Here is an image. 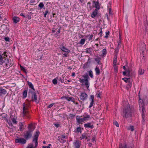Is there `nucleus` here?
Segmentation results:
<instances>
[{
	"instance_id": "1",
	"label": "nucleus",
	"mask_w": 148,
	"mask_h": 148,
	"mask_svg": "<svg viewBox=\"0 0 148 148\" xmlns=\"http://www.w3.org/2000/svg\"><path fill=\"white\" fill-rule=\"evenodd\" d=\"M27 128L28 130L26 131L24 135V137L26 140H28L32 137L33 132L35 129V127L32 123H31L28 125Z\"/></svg>"
},
{
	"instance_id": "2",
	"label": "nucleus",
	"mask_w": 148,
	"mask_h": 148,
	"mask_svg": "<svg viewBox=\"0 0 148 148\" xmlns=\"http://www.w3.org/2000/svg\"><path fill=\"white\" fill-rule=\"evenodd\" d=\"M82 77H84V79L79 78V81L80 83H82L81 85H85L86 87L88 88L90 86V83L89 82V80L90 79L87 73H85L84 75L82 76Z\"/></svg>"
},
{
	"instance_id": "3",
	"label": "nucleus",
	"mask_w": 148,
	"mask_h": 148,
	"mask_svg": "<svg viewBox=\"0 0 148 148\" xmlns=\"http://www.w3.org/2000/svg\"><path fill=\"white\" fill-rule=\"evenodd\" d=\"M132 110L128 104L123 109L122 114V116L123 117L126 118H130L132 116Z\"/></svg>"
},
{
	"instance_id": "4",
	"label": "nucleus",
	"mask_w": 148,
	"mask_h": 148,
	"mask_svg": "<svg viewBox=\"0 0 148 148\" xmlns=\"http://www.w3.org/2000/svg\"><path fill=\"white\" fill-rule=\"evenodd\" d=\"M140 102L139 103V107L142 110V114H145V106L148 103V98H146V99H141L139 97Z\"/></svg>"
},
{
	"instance_id": "5",
	"label": "nucleus",
	"mask_w": 148,
	"mask_h": 148,
	"mask_svg": "<svg viewBox=\"0 0 148 148\" xmlns=\"http://www.w3.org/2000/svg\"><path fill=\"white\" fill-rule=\"evenodd\" d=\"M29 107V105L25 104V103H23V116L24 118L29 119L30 118L29 112L28 111Z\"/></svg>"
},
{
	"instance_id": "6",
	"label": "nucleus",
	"mask_w": 148,
	"mask_h": 148,
	"mask_svg": "<svg viewBox=\"0 0 148 148\" xmlns=\"http://www.w3.org/2000/svg\"><path fill=\"white\" fill-rule=\"evenodd\" d=\"M39 134L40 132L38 130L36 131L34 134V138L33 140V142H35V146L34 147L35 148H36V147L38 145V140Z\"/></svg>"
},
{
	"instance_id": "7",
	"label": "nucleus",
	"mask_w": 148,
	"mask_h": 148,
	"mask_svg": "<svg viewBox=\"0 0 148 148\" xmlns=\"http://www.w3.org/2000/svg\"><path fill=\"white\" fill-rule=\"evenodd\" d=\"M11 60H10L5 58L3 63H4V66L6 69H8L12 66V64H11Z\"/></svg>"
},
{
	"instance_id": "8",
	"label": "nucleus",
	"mask_w": 148,
	"mask_h": 148,
	"mask_svg": "<svg viewBox=\"0 0 148 148\" xmlns=\"http://www.w3.org/2000/svg\"><path fill=\"white\" fill-rule=\"evenodd\" d=\"M15 142L16 143H19L21 144H24L26 143V140L24 138H17L15 139Z\"/></svg>"
},
{
	"instance_id": "9",
	"label": "nucleus",
	"mask_w": 148,
	"mask_h": 148,
	"mask_svg": "<svg viewBox=\"0 0 148 148\" xmlns=\"http://www.w3.org/2000/svg\"><path fill=\"white\" fill-rule=\"evenodd\" d=\"M80 98L83 101L86 100L88 98V95L85 92H82L80 96Z\"/></svg>"
},
{
	"instance_id": "10",
	"label": "nucleus",
	"mask_w": 148,
	"mask_h": 148,
	"mask_svg": "<svg viewBox=\"0 0 148 148\" xmlns=\"http://www.w3.org/2000/svg\"><path fill=\"white\" fill-rule=\"evenodd\" d=\"M31 94L32 99L31 101H34L35 102H37V96L36 95V93L34 92V91H32Z\"/></svg>"
},
{
	"instance_id": "11",
	"label": "nucleus",
	"mask_w": 148,
	"mask_h": 148,
	"mask_svg": "<svg viewBox=\"0 0 148 148\" xmlns=\"http://www.w3.org/2000/svg\"><path fill=\"white\" fill-rule=\"evenodd\" d=\"M66 136L64 135H62V136H58V141L61 143H64L66 141L65 138Z\"/></svg>"
},
{
	"instance_id": "12",
	"label": "nucleus",
	"mask_w": 148,
	"mask_h": 148,
	"mask_svg": "<svg viewBox=\"0 0 148 148\" xmlns=\"http://www.w3.org/2000/svg\"><path fill=\"white\" fill-rule=\"evenodd\" d=\"M84 126L85 128L93 129L94 126L91 123H88L84 125Z\"/></svg>"
},
{
	"instance_id": "13",
	"label": "nucleus",
	"mask_w": 148,
	"mask_h": 148,
	"mask_svg": "<svg viewBox=\"0 0 148 148\" xmlns=\"http://www.w3.org/2000/svg\"><path fill=\"white\" fill-rule=\"evenodd\" d=\"M60 48L62 51L64 52H66L67 53H69L70 52V50L63 45H61L60 47Z\"/></svg>"
},
{
	"instance_id": "14",
	"label": "nucleus",
	"mask_w": 148,
	"mask_h": 148,
	"mask_svg": "<svg viewBox=\"0 0 148 148\" xmlns=\"http://www.w3.org/2000/svg\"><path fill=\"white\" fill-rule=\"evenodd\" d=\"M93 3L95 4V6L96 8V9L99 10L100 8V4L98 2V1H93Z\"/></svg>"
},
{
	"instance_id": "15",
	"label": "nucleus",
	"mask_w": 148,
	"mask_h": 148,
	"mask_svg": "<svg viewBox=\"0 0 148 148\" xmlns=\"http://www.w3.org/2000/svg\"><path fill=\"white\" fill-rule=\"evenodd\" d=\"M140 49L141 50L143 53L144 52V51H145L146 49V46L145 44L144 43H143L141 44L140 47Z\"/></svg>"
},
{
	"instance_id": "16",
	"label": "nucleus",
	"mask_w": 148,
	"mask_h": 148,
	"mask_svg": "<svg viewBox=\"0 0 148 148\" xmlns=\"http://www.w3.org/2000/svg\"><path fill=\"white\" fill-rule=\"evenodd\" d=\"M73 144L75 147V148H79L80 147V145L79 143V142L78 140H76L75 141L73 142Z\"/></svg>"
},
{
	"instance_id": "17",
	"label": "nucleus",
	"mask_w": 148,
	"mask_h": 148,
	"mask_svg": "<svg viewBox=\"0 0 148 148\" xmlns=\"http://www.w3.org/2000/svg\"><path fill=\"white\" fill-rule=\"evenodd\" d=\"M7 92V91L5 89L0 87V96L5 95Z\"/></svg>"
},
{
	"instance_id": "18",
	"label": "nucleus",
	"mask_w": 148,
	"mask_h": 148,
	"mask_svg": "<svg viewBox=\"0 0 148 148\" xmlns=\"http://www.w3.org/2000/svg\"><path fill=\"white\" fill-rule=\"evenodd\" d=\"M98 10L95 9L92 13L91 17L92 18H95L97 14Z\"/></svg>"
},
{
	"instance_id": "19",
	"label": "nucleus",
	"mask_w": 148,
	"mask_h": 148,
	"mask_svg": "<svg viewBox=\"0 0 148 148\" xmlns=\"http://www.w3.org/2000/svg\"><path fill=\"white\" fill-rule=\"evenodd\" d=\"M79 116H77L76 117V120L77 121L78 123V124H81L82 123L84 122L83 119L82 118H80L79 117Z\"/></svg>"
},
{
	"instance_id": "20",
	"label": "nucleus",
	"mask_w": 148,
	"mask_h": 148,
	"mask_svg": "<svg viewBox=\"0 0 148 148\" xmlns=\"http://www.w3.org/2000/svg\"><path fill=\"white\" fill-rule=\"evenodd\" d=\"M11 120L13 124H17V122L16 121V118L15 116H11Z\"/></svg>"
},
{
	"instance_id": "21",
	"label": "nucleus",
	"mask_w": 148,
	"mask_h": 148,
	"mask_svg": "<svg viewBox=\"0 0 148 148\" xmlns=\"http://www.w3.org/2000/svg\"><path fill=\"white\" fill-rule=\"evenodd\" d=\"M19 18L18 17L14 16L13 17L12 20L14 23H16L18 22L19 20Z\"/></svg>"
},
{
	"instance_id": "22",
	"label": "nucleus",
	"mask_w": 148,
	"mask_h": 148,
	"mask_svg": "<svg viewBox=\"0 0 148 148\" xmlns=\"http://www.w3.org/2000/svg\"><path fill=\"white\" fill-rule=\"evenodd\" d=\"M27 83L28 84V85L29 86V88H32L33 89V90L34 91H35V89L34 88V86L32 84V83L31 82H30L29 81H27Z\"/></svg>"
},
{
	"instance_id": "23",
	"label": "nucleus",
	"mask_w": 148,
	"mask_h": 148,
	"mask_svg": "<svg viewBox=\"0 0 148 148\" xmlns=\"http://www.w3.org/2000/svg\"><path fill=\"white\" fill-rule=\"evenodd\" d=\"M4 57H3L0 54V64L2 65L3 63L4 62V60L5 58Z\"/></svg>"
},
{
	"instance_id": "24",
	"label": "nucleus",
	"mask_w": 148,
	"mask_h": 148,
	"mask_svg": "<svg viewBox=\"0 0 148 148\" xmlns=\"http://www.w3.org/2000/svg\"><path fill=\"white\" fill-rule=\"evenodd\" d=\"M138 73L139 75H143L144 73V70L140 68L138 71Z\"/></svg>"
},
{
	"instance_id": "25",
	"label": "nucleus",
	"mask_w": 148,
	"mask_h": 148,
	"mask_svg": "<svg viewBox=\"0 0 148 148\" xmlns=\"http://www.w3.org/2000/svg\"><path fill=\"white\" fill-rule=\"evenodd\" d=\"M95 71L96 73V74L97 75H99L100 73L99 69L98 66H96L95 69Z\"/></svg>"
},
{
	"instance_id": "26",
	"label": "nucleus",
	"mask_w": 148,
	"mask_h": 148,
	"mask_svg": "<svg viewBox=\"0 0 148 148\" xmlns=\"http://www.w3.org/2000/svg\"><path fill=\"white\" fill-rule=\"evenodd\" d=\"M117 55L116 54H115L114 55V56L113 59V65L116 64V63L117 62Z\"/></svg>"
},
{
	"instance_id": "27",
	"label": "nucleus",
	"mask_w": 148,
	"mask_h": 148,
	"mask_svg": "<svg viewBox=\"0 0 148 148\" xmlns=\"http://www.w3.org/2000/svg\"><path fill=\"white\" fill-rule=\"evenodd\" d=\"M27 90H25L23 91V98H25L27 97Z\"/></svg>"
},
{
	"instance_id": "28",
	"label": "nucleus",
	"mask_w": 148,
	"mask_h": 148,
	"mask_svg": "<svg viewBox=\"0 0 148 148\" xmlns=\"http://www.w3.org/2000/svg\"><path fill=\"white\" fill-rule=\"evenodd\" d=\"M75 133H81L82 132L81 128L80 127H78L77 129L75 130Z\"/></svg>"
},
{
	"instance_id": "29",
	"label": "nucleus",
	"mask_w": 148,
	"mask_h": 148,
	"mask_svg": "<svg viewBox=\"0 0 148 148\" xmlns=\"http://www.w3.org/2000/svg\"><path fill=\"white\" fill-rule=\"evenodd\" d=\"M119 148H132V147H127L126 144H121L119 145Z\"/></svg>"
},
{
	"instance_id": "30",
	"label": "nucleus",
	"mask_w": 148,
	"mask_h": 148,
	"mask_svg": "<svg viewBox=\"0 0 148 148\" xmlns=\"http://www.w3.org/2000/svg\"><path fill=\"white\" fill-rule=\"evenodd\" d=\"M111 5V3L110 2H109L108 5V8L109 12L110 14H112V13L111 12V8H109V7H110Z\"/></svg>"
},
{
	"instance_id": "31",
	"label": "nucleus",
	"mask_w": 148,
	"mask_h": 148,
	"mask_svg": "<svg viewBox=\"0 0 148 148\" xmlns=\"http://www.w3.org/2000/svg\"><path fill=\"white\" fill-rule=\"evenodd\" d=\"M107 53L106 49H104L102 50V54L103 56H105L106 55Z\"/></svg>"
},
{
	"instance_id": "32",
	"label": "nucleus",
	"mask_w": 148,
	"mask_h": 148,
	"mask_svg": "<svg viewBox=\"0 0 148 148\" xmlns=\"http://www.w3.org/2000/svg\"><path fill=\"white\" fill-rule=\"evenodd\" d=\"M122 79L124 80L125 82L128 83L130 81V78L124 77Z\"/></svg>"
},
{
	"instance_id": "33",
	"label": "nucleus",
	"mask_w": 148,
	"mask_h": 148,
	"mask_svg": "<svg viewBox=\"0 0 148 148\" xmlns=\"http://www.w3.org/2000/svg\"><path fill=\"white\" fill-rule=\"evenodd\" d=\"M87 134L85 133L83 134L82 136L80 138V139L82 140L85 138H86V136Z\"/></svg>"
},
{
	"instance_id": "34",
	"label": "nucleus",
	"mask_w": 148,
	"mask_h": 148,
	"mask_svg": "<svg viewBox=\"0 0 148 148\" xmlns=\"http://www.w3.org/2000/svg\"><path fill=\"white\" fill-rule=\"evenodd\" d=\"M86 40L84 38H83L81 40L79 41V43L82 45H83L84 44Z\"/></svg>"
},
{
	"instance_id": "35",
	"label": "nucleus",
	"mask_w": 148,
	"mask_h": 148,
	"mask_svg": "<svg viewBox=\"0 0 148 148\" xmlns=\"http://www.w3.org/2000/svg\"><path fill=\"white\" fill-rule=\"evenodd\" d=\"M88 73L90 77L92 78H93V75L92 71L91 70H90L88 71Z\"/></svg>"
},
{
	"instance_id": "36",
	"label": "nucleus",
	"mask_w": 148,
	"mask_h": 148,
	"mask_svg": "<svg viewBox=\"0 0 148 148\" xmlns=\"http://www.w3.org/2000/svg\"><path fill=\"white\" fill-rule=\"evenodd\" d=\"M127 129L128 130H130L132 132H133L134 130V127L133 126L130 125L129 127Z\"/></svg>"
},
{
	"instance_id": "37",
	"label": "nucleus",
	"mask_w": 148,
	"mask_h": 148,
	"mask_svg": "<svg viewBox=\"0 0 148 148\" xmlns=\"http://www.w3.org/2000/svg\"><path fill=\"white\" fill-rule=\"evenodd\" d=\"M7 115L3 113V114H1L0 115V117L1 118H3L4 119H5L7 117Z\"/></svg>"
},
{
	"instance_id": "38",
	"label": "nucleus",
	"mask_w": 148,
	"mask_h": 148,
	"mask_svg": "<svg viewBox=\"0 0 148 148\" xmlns=\"http://www.w3.org/2000/svg\"><path fill=\"white\" fill-rule=\"evenodd\" d=\"M119 44H118V47H117L115 49L114 51V52L115 53H116V54L117 55V54L118 53L119 51V48L118 47L119 46Z\"/></svg>"
},
{
	"instance_id": "39",
	"label": "nucleus",
	"mask_w": 148,
	"mask_h": 148,
	"mask_svg": "<svg viewBox=\"0 0 148 148\" xmlns=\"http://www.w3.org/2000/svg\"><path fill=\"white\" fill-rule=\"evenodd\" d=\"M20 67L21 68V70L23 71L24 73H27V72L26 71V69H25V68H24L21 65H20Z\"/></svg>"
},
{
	"instance_id": "40",
	"label": "nucleus",
	"mask_w": 148,
	"mask_h": 148,
	"mask_svg": "<svg viewBox=\"0 0 148 148\" xmlns=\"http://www.w3.org/2000/svg\"><path fill=\"white\" fill-rule=\"evenodd\" d=\"M131 70L130 69H128L126 70L125 72L127 74V76H130V72Z\"/></svg>"
},
{
	"instance_id": "41",
	"label": "nucleus",
	"mask_w": 148,
	"mask_h": 148,
	"mask_svg": "<svg viewBox=\"0 0 148 148\" xmlns=\"http://www.w3.org/2000/svg\"><path fill=\"white\" fill-rule=\"evenodd\" d=\"M8 123L9 125V128H11L13 126V124L12 123L11 121H8Z\"/></svg>"
},
{
	"instance_id": "42",
	"label": "nucleus",
	"mask_w": 148,
	"mask_h": 148,
	"mask_svg": "<svg viewBox=\"0 0 148 148\" xmlns=\"http://www.w3.org/2000/svg\"><path fill=\"white\" fill-rule=\"evenodd\" d=\"M38 6L41 9H42L43 8L44 5L42 2H41L38 5Z\"/></svg>"
},
{
	"instance_id": "43",
	"label": "nucleus",
	"mask_w": 148,
	"mask_h": 148,
	"mask_svg": "<svg viewBox=\"0 0 148 148\" xmlns=\"http://www.w3.org/2000/svg\"><path fill=\"white\" fill-rule=\"evenodd\" d=\"M114 68L115 70V72H117L118 66H116V64H114L113 65Z\"/></svg>"
},
{
	"instance_id": "44",
	"label": "nucleus",
	"mask_w": 148,
	"mask_h": 148,
	"mask_svg": "<svg viewBox=\"0 0 148 148\" xmlns=\"http://www.w3.org/2000/svg\"><path fill=\"white\" fill-rule=\"evenodd\" d=\"M94 103V101H91L90 105L89 106V108H91L93 106Z\"/></svg>"
},
{
	"instance_id": "45",
	"label": "nucleus",
	"mask_w": 148,
	"mask_h": 148,
	"mask_svg": "<svg viewBox=\"0 0 148 148\" xmlns=\"http://www.w3.org/2000/svg\"><path fill=\"white\" fill-rule=\"evenodd\" d=\"M110 32L108 31L106 32V36H104V38H108V35H109Z\"/></svg>"
},
{
	"instance_id": "46",
	"label": "nucleus",
	"mask_w": 148,
	"mask_h": 148,
	"mask_svg": "<svg viewBox=\"0 0 148 148\" xmlns=\"http://www.w3.org/2000/svg\"><path fill=\"white\" fill-rule=\"evenodd\" d=\"M128 84L127 86V88H130L131 87L132 84L131 82H130V81L129 82H128Z\"/></svg>"
},
{
	"instance_id": "47",
	"label": "nucleus",
	"mask_w": 148,
	"mask_h": 148,
	"mask_svg": "<svg viewBox=\"0 0 148 148\" xmlns=\"http://www.w3.org/2000/svg\"><path fill=\"white\" fill-rule=\"evenodd\" d=\"M52 82L54 84H56L58 83V81L55 78L52 80Z\"/></svg>"
},
{
	"instance_id": "48",
	"label": "nucleus",
	"mask_w": 148,
	"mask_h": 148,
	"mask_svg": "<svg viewBox=\"0 0 148 148\" xmlns=\"http://www.w3.org/2000/svg\"><path fill=\"white\" fill-rule=\"evenodd\" d=\"M91 48H90L86 49V53H90V52H91Z\"/></svg>"
},
{
	"instance_id": "49",
	"label": "nucleus",
	"mask_w": 148,
	"mask_h": 148,
	"mask_svg": "<svg viewBox=\"0 0 148 148\" xmlns=\"http://www.w3.org/2000/svg\"><path fill=\"white\" fill-rule=\"evenodd\" d=\"M113 124L115 125L117 127H119V125L118 122L116 121H113Z\"/></svg>"
},
{
	"instance_id": "50",
	"label": "nucleus",
	"mask_w": 148,
	"mask_h": 148,
	"mask_svg": "<svg viewBox=\"0 0 148 148\" xmlns=\"http://www.w3.org/2000/svg\"><path fill=\"white\" fill-rule=\"evenodd\" d=\"M33 145L32 144L30 143L29 144L28 146H27L26 148H33Z\"/></svg>"
},
{
	"instance_id": "51",
	"label": "nucleus",
	"mask_w": 148,
	"mask_h": 148,
	"mask_svg": "<svg viewBox=\"0 0 148 148\" xmlns=\"http://www.w3.org/2000/svg\"><path fill=\"white\" fill-rule=\"evenodd\" d=\"M66 99L68 101H70V100H72V99H73L74 98L72 97H66Z\"/></svg>"
},
{
	"instance_id": "52",
	"label": "nucleus",
	"mask_w": 148,
	"mask_h": 148,
	"mask_svg": "<svg viewBox=\"0 0 148 148\" xmlns=\"http://www.w3.org/2000/svg\"><path fill=\"white\" fill-rule=\"evenodd\" d=\"M1 55L2 56H3V57H4L5 58V56L7 57L8 56L7 52L5 51Z\"/></svg>"
},
{
	"instance_id": "53",
	"label": "nucleus",
	"mask_w": 148,
	"mask_h": 148,
	"mask_svg": "<svg viewBox=\"0 0 148 148\" xmlns=\"http://www.w3.org/2000/svg\"><path fill=\"white\" fill-rule=\"evenodd\" d=\"M94 59L95 61L96 62H99L101 60V58L99 57H97V58H95Z\"/></svg>"
},
{
	"instance_id": "54",
	"label": "nucleus",
	"mask_w": 148,
	"mask_h": 148,
	"mask_svg": "<svg viewBox=\"0 0 148 148\" xmlns=\"http://www.w3.org/2000/svg\"><path fill=\"white\" fill-rule=\"evenodd\" d=\"M90 99H91V101H94V96L93 95H90Z\"/></svg>"
},
{
	"instance_id": "55",
	"label": "nucleus",
	"mask_w": 148,
	"mask_h": 148,
	"mask_svg": "<svg viewBox=\"0 0 148 148\" xmlns=\"http://www.w3.org/2000/svg\"><path fill=\"white\" fill-rule=\"evenodd\" d=\"M60 29H58V31L56 32V33L55 34V35L56 36H58V34L60 33Z\"/></svg>"
},
{
	"instance_id": "56",
	"label": "nucleus",
	"mask_w": 148,
	"mask_h": 148,
	"mask_svg": "<svg viewBox=\"0 0 148 148\" xmlns=\"http://www.w3.org/2000/svg\"><path fill=\"white\" fill-rule=\"evenodd\" d=\"M96 95L97 97L100 98V93L99 92H97Z\"/></svg>"
},
{
	"instance_id": "57",
	"label": "nucleus",
	"mask_w": 148,
	"mask_h": 148,
	"mask_svg": "<svg viewBox=\"0 0 148 148\" xmlns=\"http://www.w3.org/2000/svg\"><path fill=\"white\" fill-rule=\"evenodd\" d=\"M100 32L99 33V34L100 35V36L101 37L102 36V28H101L100 29Z\"/></svg>"
},
{
	"instance_id": "58",
	"label": "nucleus",
	"mask_w": 148,
	"mask_h": 148,
	"mask_svg": "<svg viewBox=\"0 0 148 148\" xmlns=\"http://www.w3.org/2000/svg\"><path fill=\"white\" fill-rule=\"evenodd\" d=\"M4 39L6 41H7V42H9V40H10V39L8 37H5L4 38Z\"/></svg>"
},
{
	"instance_id": "59",
	"label": "nucleus",
	"mask_w": 148,
	"mask_h": 148,
	"mask_svg": "<svg viewBox=\"0 0 148 148\" xmlns=\"http://www.w3.org/2000/svg\"><path fill=\"white\" fill-rule=\"evenodd\" d=\"M93 37V35H92V34L88 38L89 40H92V39Z\"/></svg>"
},
{
	"instance_id": "60",
	"label": "nucleus",
	"mask_w": 148,
	"mask_h": 148,
	"mask_svg": "<svg viewBox=\"0 0 148 148\" xmlns=\"http://www.w3.org/2000/svg\"><path fill=\"white\" fill-rule=\"evenodd\" d=\"M69 115L72 118L74 117H75V114H69Z\"/></svg>"
},
{
	"instance_id": "61",
	"label": "nucleus",
	"mask_w": 148,
	"mask_h": 148,
	"mask_svg": "<svg viewBox=\"0 0 148 148\" xmlns=\"http://www.w3.org/2000/svg\"><path fill=\"white\" fill-rule=\"evenodd\" d=\"M54 103H51V104L49 105L48 106V108H50L52 107L54 105Z\"/></svg>"
},
{
	"instance_id": "62",
	"label": "nucleus",
	"mask_w": 148,
	"mask_h": 148,
	"mask_svg": "<svg viewBox=\"0 0 148 148\" xmlns=\"http://www.w3.org/2000/svg\"><path fill=\"white\" fill-rule=\"evenodd\" d=\"M142 119H146L145 114H142Z\"/></svg>"
},
{
	"instance_id": "63",
	"label": "nucleus",
	"mask_w": 148,
	"mask_h": 148,
	"mask_svg": "<svg viewBox=\"0 0 148 148\" xmlns=\"http://www.w3.org/2000/svg\"><path fill=\"white\" fill-rule=\"evenodd\" d=\"M19 125L20 126V127H23V124L22 122H20L19 124Z\"/></svg>"
},
{
	"instance_id": "64",
	"label": "nucleus",
	"mask_w": 148,
	"mask_h": 148,
	"mask_svg": "<svg viewBox=\"0 0 148 148\" xmlns=\"http://www.w3.org/2000/svg\"><path fill=\"white\" fill-rule=\"evenodd\" d=\"M26 17L25 18H27L28 19H30L31 18V16H29V15H27L25 16Z\"/></svg>"
}]
</instances>
